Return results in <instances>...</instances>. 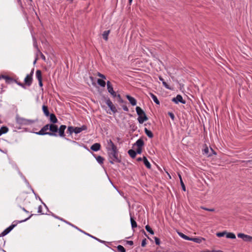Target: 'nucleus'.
Listing matches in <instances>:
<instances>
[{"mask_svg": "<svg viewBox=\"0 0 252 252\" xmlns=\"http://www.w3.org/2000/svg\"><path fill=\"white\" fill-rule=\"evenodd\" d=\"M66 128V126L64 125H62L60 126L59 127L58 126L56 125V128H54V131H53V136L57 137L58 136H60L61 137H64V139L66 141H69L72 143H74L75 144H78V143L77 142L75 141L71 140V139L65 137V133L64 131L65 129Z\"/></svg>", "mask_w": 252, "mask_h": 252, "instance_id": "1", "label": "nucleus"}, {"mask_svg": "<svg viewBox=\"0 0 252 252\" xmlns=\"http://www.w3.org/2000/svg\"><path fill=\"white\" fill-rule=\"evenodd\" d=\"M52 213V216L53 217H54L56 219H57L59 220H61L63 222H64L65 223H66V224H68V225L71 226L72 227L75 228V229H77L78 231H79L80 232L84 233V234L94 239V240H96L97 241L101 243H102V244H105L106 243V242L103 241V240H101L86 232H85L84 231L81 230V229H80L79 228H78L77 226L74 225V224L71 223L69 221H67V220H64L62 218H60V217L59 216H56V215H55L54 214H53V213Z\"/></svg>", "mask_w": 252, "mask_h": 252, "instance_id": "2", "label": "nucleus"}, {"mask_svg": "<svg viewBox=\"0 0 252 252\" xmlns=\"http://www.w3.org/2000/svg\"><path fill=\"white\" fill-rule=\"evenodd\" d=\"M118 150L107 151L109 162L111 164H114V162L120 163L121 162V158L118 157Z\"/></svg>", "mask_w": 252, "mask_h": 252, "instance_id": "3", "label": "nucleus"}, {"mask_svg": "<svg viewBox=\"0 0 252 252\" xmlns=\"http://www.w3.org/2000/svg\"><path fill=\"white\" fill-rule=\"evenodd\" d=\"M16 123L20 125H30L32 124L35 123L36 120H33L30 119H27L22 117H21L18 114L16 115Z\"/></svg>", "mask_w": 252, "mask_h": 252, "instance_id": "4", "label": "nucleus"}, {"mask_svg": "<svg viewBox=\"0 0 252 252\" xmlns=\"http://www.w3.org/2000/svg\"><path fill=\"white\" fill-rule=\"evenodd\" d=\"M144 139L146 140H147L146 137L144 136H141L139 139H138L133 144V147L136 146L137 148L139 147H143L145 144Z\"/></svg>", "mask_w": 252, "mask_h": 252, "instance_id": "5", "label": "nucleus"}, {"mask_svg": "<svg viewBox=\"0 0 252 252\" xmlns=\"http://www.w3.org/2000/svg\"><path fill=\"white\" fill-rule=\"evenodd\" d=\"M107 90L109 93L113 96V97H116L118 94L114 91L113 86L109 81L106 83Z\"/></svg>", "mask_w": 252, "mask_h": 252, "instance_id": "6", "label": "nucleus"}, {"mask_svg": "<svg viewBox=\"0 0 252 252\" xmlns=\"http://www.w3.org/2000/svg\"><path fill=\"white\" fill-rule=\"evenodd\" d=\"M171 100L175 104L181 103L185 104L186 102V100L183 98V97L181 94H177L176 97L172 98Z\"/></svg>", "mask_w": 252, "mask_h": 252, "instance_id": "7", "label": "nucleus"}, {"mask_svg": "<svg viewBox=\"0 0 252 252\" xmlns=\"http://www.w3.org/2000/svg\"><path fill=\"white\" fill-rule=\"evenodd\" d=\"M106 100V104L109 107L111 111L113 113H116L117 112V110L116 108V107L113 105V103L111 101L109 98L107 97L105 98Z\"/></svg>", "mask_w": 252, "mask_h": 252, "instance_id": "8", "label": "nucleus"}, {"mask_svg": "<svg viewBox=\"0 0 252 252\" xmlns=\"http://www.w3.org/2000/svg\"><path fill=\"white\" fill-rule=\"evenodd\" d=\"M32 81H33L32 76L29 74H27L24 79V83H23V84H24V85H25V87H26V86L30 87L32 83Z\"/></svg>", "mask_w": 252, "mask_h": 252, "instance_id": "9", "label": "nucleus"}, {"mask_svg": "<svg viewBox=\"0 0 252 252\" xmlns=\"http://www.w3.org/2000/svg\"><path fill=\"white\" fill-rule=\"evenodd\" d=\"M107 142L108 145L106 148L107 151L115 150L116 149H118L117 146L114 144V143L111 139L108 140Z\"/></svg>", "mask_w": 252, "mask_h": 252, "instance_id": "10", "label": "nucleus"}, {"mask_svg": "<svg viewBox=\"0 0 252 252\" xmlns=\"http://www.w3.org/2000/svg\"><path fill=\"white\" fill-rule=\"evenodd\" d=\"M34 133L39 135H48L51 136H53L52 132H48L46 130H45L43 127H42L41 129L38 132H33Z\"/></svg>", "mask_w": 252, "mask_h": 252, "instance_id": "11", "label": "nucleus"}, {"mask_svg": "<svg viewBox=\"0 0 252 252\" xmlns=\"http://www.w3.org/2000/svg\"><path fill=\"white\" fill-rule=\"evenodd\" d=\"M42 127L45 130H46L47 131L48 130H49V131L48 132H52L54 130V128H56V125L54 124H48L45 125L44 126H43Z\"/></svg>", "mask_w": 252, "mask_h": 252, "instance_id": "12", "label": "nucleus"}, {"mask_svg": "<svg viewBox=\"0 0 252 252\" xmlns=\"http://www.w3.org/2000/svg\"><path fill=\"white\" fill-rule=\"evenodd\" d=\"M126 98L128 99V100L129 101V103L131 104V105L135 106L136 105L137 100L134 97L131 96L129 94H127L126 95Z\"/></svg>", "mask_w": 252, "mask_h": 252, "instance_id": "13", "label": "nucleus"}, {"mask_svg": "<svg viewBox=\"0 0 252 252\" xmlns=\"http://www.w3.org/2000/svg\"><path fill=\"white\" fill-rule=\"evenodd\" d=\"M49 116L50 117L49 120L52 123L51 124L56 125L58 122V120L54 113H50Z\"/></svg>", "mask_w": 252, "mask_h": 252, "instance_id": "14", "label": "nucleus"}, {"mask_svg": "<svg viewBox=\"0 0 252 252\" xmlns=\"http://www.w3.org/2000/svg\"><path fill=\"white\" fill-rule=\"evenodd\" d=\"M100 144L99 143H95L91 146L90 149L94 152H97L100 149Z\"/></svg>", "mask_w": 252, "mask_h": 252, "instance_id": "15", "label": "nucleus"}, {"mask_svg": "<svg viewBox=\"0 0 252 252\" xmlns=\"http://www.w3.org/2000/svg\"><path fill=\"white\" fill-rule=\"evenodd\" d=\"M15 227L14 225H10L7 228H6L3 232L1 233V236H5L8 234Z\"/></svg>", "mask_w": 252, "mask_h": 252, "instance_id": "16", "label": "nucleus"}, {"mask_svg": "<svg viewBox=\"0 0 252 252\" xmlns=\"http://www.w3.org/2000/svg\"><path fill=\"white\" fill-rule=\"evenodd\" d=\"M129 215L130 217V220L131 225V228L132 229H134L135 228L137 227V222L135 220L134 217L132 216L131 213H129Z\"/></svg>", "mask_w": 252, "mask_h": 252, "instance_id": "17", "label": "nucleus"}, {"mask_svg": "<svg viewBox=\"0 0 252 252\" xmlns=\"http://www.w3.org/2000/svg\"><path fill=\"white\" fill-rule=\"evenodd\" d=\"M93 155L99 164L101 165L103 163L104 158L100 156H97L94 154H93Z\"/></svg>", "mask_w": 252, "mask_h": 252, "instance_id": "18", "label": "nucleus"}, {"mask_svg": "<svg viewBox=\"0 0 252 252\" xmlns=\"http://www.w3.org/2000/svg\"><path fill=\"white\" fill-rule=\"evenodd\" d=\"M159 80L162 82L163 86L166 89L172 90V88L164 81V79L161 76L158 77Z\"/></svg>", "mask_w": 252, "mask_h": 252, "instance_id": "19", "label": "nucleus"}, {"mask_svg": "<svg viewBox=\"0 0 252 252\" xmlns=\"http://www.w3.org/2000/svg\"><path fill=\"white\" fill-rule=\"evenodd\" d=\"M148 118L146 114H144L143 115H142L141 117H138L137 118V120H138V122L139 123V124H143L144 122L148 120Z\"/></svg>", "mask_w": 252, "mask_h": 252, "instance_id": "20", "label": "nucleus"}, {"mask_svg": "<svg viewBox=\"0 0 252 252\" xmlns=\"http://www.w3.org/2000/svg\"><path fill=\"white\" fill-rule=\"evenodd\" d=\"M135 110L138 117H141L146 114L144 110L139 106H136Z\"/></svg>", "mask_w": 252, "mask_h": 252, "instance_id": "21", "label": "nucleus"}, {"mask_svg": "<svg viewBox=\"0 0 252 252\" xmlns=\"http://www.w3.org/2000/svg\"><path fill=\"white\" fill-rule=\"evenodd\" d=\"M33 215V214H31L28 218H26V219L25 220H15L11 224V225H15V227L16 226V225H17L18 223H22V222H25L27 220H28L29 219H30L32 216Z\"/></svg>", "mask_w": 252, "mask_h": 252, "instance_id": "22", "label": "nucleus"}, {"mask_svg": "<svg viewBox=\"0 0 252 252\" xmlns=\"http://www.w3.org/2000/svg\"><path fill=\"white\" fill-rule=\"evenodd\" d=\"M149 94H150V96H151V97L152 98V99L154 101V102L158 105H159L160 102L158 100L157 96L152 93H150Z\"/></svg>", "mask_w": 252, "mask_h": 252, "instance_id": "23", "label": "nucleus"}, {"mask_svg": "<svg viewBox=\"0 0 252 252\" xmlns=\"http://www.w3.org/2000/svg\"><path fill=\"white\" fill-rule=\"evenodd\" d=\"M35 77L38 81L42 80V71L38 69L36 71Z\"/></svg>", "mask_w": 252, "mask_h": 252, "instance_id": "24", "label": "nucleus"}, {"mask_svg": "<svg viewBox=\"0 0 252 252\" xmlns=\"http://www.w3.org/2000/svg\"><path fill=\"white\" fill-rule=\"evenodd\" d=\"M9 130V128L6 126H2L0 128V136L3 134L6 133Z\"/></svg>", "mask_w": 252, "mask_h": 252, "instance_id": "25", "label": "nucleus"}, {"mask_svg": "<svg viewBox=\"0 0 252 252\" xmlns=\"http://www.w3.org/2000/svg\"><path fill=\"white\" fill-rule=\"evenodd\" d=\"M42 111H43L44 114L46 117H48L50 115V113L49 111L48 107L47 106L43 105L42 106Z\"/></svg>", "mask_w": 252, "mask_h": 252, "instance_id": "26", "label": "nucleus"}, {"mask_svg": "<svg viewBox=\"0 0 252 252\" xmlns=\"http://www.w3.org/2000/svg\"><path fill=\"white\" fill-rule=\"evenodd\" d=\"M203 240H204V239L202 237H191V239H190V241H193L198 244L201 243Z\"/></svg>", "mask_w": 252, "mask_h": 252, "instance_id": "27", "label": "nucleus"}, {"mask_svg": "<svg viewBox=\"0 0 252 252\" xmlns=\"http://www.w3.org/2000/svg\"><path fill=\"white\" fill-rule=\"evenodd\" d=\"M127 153L129 156L132 158H134L136 156V153L135 151L133 149H130L127 151Z\"/></svg>", "mask_w": 252, "mask_h": 252, "instance_id": "28", "label": "nucleus"}, {"mask_svg": "<svg viewBox=\"0 0 252 252\" xmlns=\"http://www.w3.org/2000/svg\"><path fill=\"white\" fill-rule=\"evenodd\" d=\"M110 32V30L104 31L102 34V37L104 40L107 41L108 39V35Z\"/></svg>", "mask_w": 252, "mask_h": 252, "instance_id": "29", "label": "nucleus"}, {"mask_svg": "<svg viewBox=\"0 0 252 252\" xmlns=\"http://www.w3.org/2000/svg\"><path fill=\"white\" fill-rule=\"evenodd\" d=\"M143 163L144 164V165H145V166L148 168V169H151V163H150V162L148 160L147 158L145 156H144V159H143Z\"/></svg>", "mask_w": 252, "mask_h": 252, "instance_id": "30", "label": "nucleus"}, {"mask_svg": "<svg viewBox=\"0 0 252 252\" xmlns=\"http://www.w3.org/2000/svg\"><path fill=\"white\" fill-rule=\"evenodd\" d=\"M144 131L149 138H152L154 137L153 132L151 130L148 129L146 127L144 128Z\"/></svg>", "mask_w": 252, "mask_h": 252, "instance_id": "31", "label": "nucleus"}, {"mask_svg": "<svg viewBox=\"0 0 252 252\" xmlns=\"http://www.w3.org/2000/svg\"><path fill=\"white\" fill-rule=\"evenodd\" d=\"M226 237L229 239H234L236 238V236L235 234L232 232H226Z\"/></svg>", "mask_w": 252, "mask_h": 252, "instance_id": "32", "label": "nucleus"}, {"mask_svg": "<svg viewBox=\"0 0 252 252\" xmlns=\"http://www.w3.org/2000/svg\"><path fill=\"white\" fill-rule=\"evenodd\" d=\"M178 234L182 238L185 240L190 241V239H191V237H189L182 232H178Z\"/></svg>", "mask_w": 252, "mask_h": 252, "instance_id": "33", "label": "nucleus"}, {"mask_svg": "<svg viewBox=\"0 0 252 252\" xmlns=\"http://www.w3.org/2000/svg\"><path fill=\"white\" fill-rule=\"evenodd\" d=\"M32 40H33V47L36 49V50L38 51V52H40V49L38 47L36 39L34 36H32Z\"/></svg>", "mask_w": 252, "mask_h": 252, "instance_id": "34", "label": "nucleus"}, {"mask_svg": "<svg viewBox=\"0 0 252 252\" xmlns=\"http://www.w3.org/2000/svg\"><path fill=\"white\" fill-rule=\"evenodd\" d=\"M97 84L102 87H104L106 84L103 79H98L97 80Z\"/></svg>", "mask_w": 252, "mask_h": 252, "instance_id": "35", "label": "nucleus"}, {"mask_svg": "<svg viewBox=\"0 0 252 252\" xmlns=\"http://www.w3.org/2000/svg\"><path fill=\"white\" fill-rule=\"evenodd\" d=\"M14 81H15V79L8 76L5 81V83L8 84H10L13 83Z\"/></svg>", "mask_w": 252, "mask_h": 252, "instance_id": "36", "label": "nucleus"}, {"mask_svg": "<svg viewBox=\"0 0 252 252\" xmlns=\"http://www.w3.org/2000/svg\"><path fill=\"white\" fill-rule=\"evenodd\" d=\"M66 133L68 134L69 135H72V133H74L73 126H68L67 127Z\"/></svg>", "mask_w": 252, "mask_h": 252, "instance_id": "37", "label": "nucleus"}, {"mask_svg": "<svg viewBox=\"0 0 252 252\" xmlns=\"http://www.w3.org/2000/svg\"><path fill=\"white\" fill-rule=\"evenodd\" d=\"M209 148L207 147H206L205 148H204L203 150V154L207 156L208 157H211L212 156V154L211 153H209Z\"/></svg>", "mask_w": 252, "mask_h": 252, "instance_id": "38", "label": "nucleus"}, {"mask_svg": "<svg viewBox=\"0 0 252 252\" xmlns=\"http://www.w3.org/2000/svg\"><path fill=\"white\" fill-rule=\"evenodd\" d=\"M129 127L131 128L132 132L135 131L137 128V126L134 123L129 124Z\"/></svg>", "mask_w": 252, "mask_h": 252, "instance_id": "39", "label": "nucleus"}, {"mask_svg": "<svg viewBox=\"0 0 252 252\" xmlns=\"http://www.w3.org/2000/svg\"><path fill=\"white\" fill-rule=\"evenodd\" d=\"M145 229L150 234H154V231L153 230V229L151 228V227L149 225H146Z\"/></svg>", "mask_w": 252, "mask_h": 252, "instance_id": "40", "label": "nucleus"}, {"mask_svg": "<svg viewBox=\"0 0 252 252\" xmlns=\"http://www.w3.org/2000/svg\"><path fill=\"white\" fill-rule=\"evenodd\" d=\"M117 248L119 252H126L125 248L122 245H118Z\"/></svg>", "mask_w": 252, "mask_h": 252, "instance_id": "41", "label": "nucleus"}, {"mask_svg": "<svg viewBox=\"0 0 252 252\" xmlns=\"http://www.w3.org/2000/svg\"><path fill=\"white\" fill-rule=\"evenodd\" d=\"M14 83H16L18 86L21 87L22 88H23L24 89H27L26 87H25V85H24L23 83H21L20 82L18 81L16 79H15V81H14Z\"/></svg>", "mask_w": 252, "mask_h": 252, "instance_id": "42", "label": "nucleus"}, {"mask_svg": "<svg viewBox=\"0 0 252 252\" xmlns=\"http://www.w3.org/2000/svg\"><path fill=\"white\" fill-rule=\"evenodd\" d=\"M73 130H74V133H75L76 134H78L81 132L80 127L73 126Z\"/></svg>", "mask_w": 252, "mask_h": 252, "instance_id": "43", "label": "nucleus"}, {"mask_svg": "<svg viewBox=\"0 0 252 252\" xmlns=\"http://www.w3.org/2000/svg\"><path fill=\"white\" fill-rule=\"evenodd\" d=\"M244 241L246 242H252V237L250 235H247Z\"/></svg>", "mask_w": 252, "mask_h": 252, "instance_id": "44", "label": "nucleus"}, {"mask_svg": "<svg viewBox=\"0 0 252 252\" xmlns=\"http://www.w3.org/2000/svg\"><path fill=\"white\" fill-rule=\"evenodd\" d=\"M226 232L225 231H222V232H217L216 233V235L218 237H223L224 236L225 234H226Z\"/></svg>", "mask_w": 252, "mask_h": 252, "instance_id": "45", "label": "nucleus"}, {"mask_svg": "<svg viewBox=\"0 0 252 252\" xmlns=\"http://www.w3.org/2000/svg\"><path fill=\"white\" fill-rule=\"evenodd\" d=\"M246 234L244 233H239L238 234L237 236L239 238L242 239L243 240L245 239L246 236Z\"/></svg>", "mask_w": 252, "mask_h": 252, "instance_id": "46", "label": "nucleus"}, {"mask_svg": "<svg viewBox=\"0 0 252 252\" xmlns=\"http://www.w3.org/2000/svg\"><path fill=\"white\" fill-rule=\"evenodd\" d=\"M142 149L143 147L137 148V149L135 151L136 154H141L142 153Z\"/></svg>", "mask_w": 252, "mask_h": 252, "instance_id": "47", "label": "nucleus"}, {"mask_svg": "<svg viewBox=\"0 0 252 252\" xmlns=\"http://www.w3.org/2000/svg\"><path fill=\"white\" fill-rule=\"evenodd\" d=\"M180 184H181L182 190H184V191H185L186 190V187H185V184H184V183L183 182V180H181V181H180Z\"/></svg>", "mask_w": 252, "mask_h": 252, "instance_id": "48", "label": "nucleus"}, {"mask_svg": "<svg viewBox=\"0 0 252 252\" xmlns=\"http://www.w3.org/2000/svg\"><path fill=\"white\" fill-rule=\"evenodd\" d=\"M168 115L169 116V117L171 118L172 121H174L175 120V116L173 113L171 112H168Z\"/></svg>", "mask_w": 252, "mask_h": 252, "instance_id": "49", "label": "nucleus"}, {"mask_svg": "<svg viewBox=\"0 0 252 252\" xmlns=\"http://www.w3.org/2000/svg\"><path fill=\"white\" fill-rule=\"evenodd\" d=\"M116 97H117L119 98V100H118L119 102L122 103L125 102V101L122 98L120 94H118L117 95Z\"/></svg>", "mask_w": 252, "mask_h": 252, "instance_id": "50", "label": "nucleus"}, {"mask_svg": "<svg viewBox=\"0 0 252 252\" xmlns=\"http://www.w3.org/2000/svg\"><path fill=\"white\" fill-rule=\"evenodd\" d=\"M154 239H155V243L157 245H159L160 243V239L157 237H154Z\"/></svg>", "mask_w": 252, "mask_h": 252, "instance_id": "51", "label": "nucleus"}, {"mask_svg": "<svg viewBox=\"0 0 252 252\" xmlns=\"http://www.w3.org/2000/svg\"><path fill=\"white\" fill-rule=\"evenodd\" d=\"M37 213L42 215L45 214L44 213H42V207L41 205L38 206ZM45 214H47V213H46Z\"/></svg>", "mask_w": 252, "mask_h": 252, "instance_id": "52", "label": "nucleus"}, {"mask_svg": "<svg viewBox=\"0 0 252 252\" xmlns=\"http://www.w3.org/2000/svg\"><path fill=\"white\" fill-rule=\"evenodd\" d=\"M97 76L98 77H100L101 78H102L101 79H106V76L100 73V72L97 73Z\"/></svg>", "mask_w": 252, "mask_h": 252, "instance_id": "53", "label": "nucleus"}, {"mask_svg": "<svg viewBox=\"0 0 252 252\" xmlns=\"http://www.w3.org/2000/svg\"><path fill=\"white\" fill-rule=\"evenodd\" d=\"M245 162L247 166H249L250 167L252 166V159L246 161Z\"/></svg>", "mask_w": 252, "mask_h": 252, "instance_id": "54", "label": "nucleus"}, {"mask_svg": "<svg viewBox=\"0 0 252 252\" xmlns=\"http://www.w3.org/2000/svg\"><path fill=\"white\" fill-rule=\"evenodd\" d=\"M81 131L82 132L83 130H86L87 129V126L86 125H83L81 127H80Z\"/></svg>", "mask_w": 252, "mask_h": 252, "instance_id": "55", "label": "nucleus"}, {"mask_svg": "<svg viewBox=\"0 0 252 252\" xmlns=\"http://www.w3.org/2000/svg\"><path fill=\"white\" fill-rule=\"evenodd\" d=\"M146 242H147V240L146 239H144L142 240V242H141V246L142 247H145V246L147 244Z\"/></svg>", "mask_w": 252, "mask_h": 252, "instance_id": "56", "label": "nucleus"}, {"mask_svg": "<svg viewBox=\"0 0 252 252\" xmlns=\"http://www.w3.org/2000/svg\"><path fill=\"white\" fill-rule=\"evenodd\" d=\"M8 76V75H0V79H4L6 81Z\"/></svg>", "mask_w": 252, "mask_h": 252, "instance_id": "57", "label": "nucleus"}, {"mask_svg": "<svg viewBox=\"0 0 252 252\" xmlns=\"http://www.w3.org/2000/svg\"><path fill=\"white\" fill-rule=\"evenodd\" d=\"M122 108H123V110L125 111H128V110H129L127 107L125 105H123L122 106Z\"/></svg>", "mask_w": 252, "mask_h": 252, "instance_id": "58", "label": "nucleus"}, {"mask_svg": "<svg viewBox=\"0 0 252 252\" xmlns=\"http://www.w3.org/2000/svg\"><path fill=\"white\" fill-rule=\"evenodd\" d=\"M39 54H40L41 58H42V59L44 61H45L46 60V58H45V56L41 53V52L40 51V52H39Z\"/></svg>", "mask_w": 252, "mask_h": 252, "instance_id": "59", "label": "nucleus"}, {"mask_svg": "<svg viewBox=\"0 0 252 252\" xmlns=\"http://www.w3.org/2000/svg\"><path fill=\"white\" fill-rule=\"evenodd\" d=\"M203 209L205 210L210 211V212H213L215 211L214 209H208V208H203Z\"/></svg>", "mask_w": 252, "mask_h": 252, "instance_id": "60", "label": "nucleus"}, {"mask_svg": "<svg viewBox=\"0 0 252 252\" xmlns=\"http://www.w3.org/2000/svg\"><path fill=\"white\" fill-rule=\"evenodd\" d=\"M126 244L130 246H132L133 245V242L132 241H126Z\"/></svg>", "mask_w": 252, "mask_h": 252, "instance_id": "61", "label": "nucleus"}, {"mask_svg": "<svg viewBox=\"0 0 252 252\" xmlns=\"http://www.w3.org/2000/svg\"><path fill=\"white\" fill-rule=\"evenodd\" d=\"M38 81V85H39V86L40 87V88H42L43 87V83H42V80H40V81Z\"/></svg>", "mask_w": 252, "mask_h": 252, "instance_id": "62", "label": "nucleus"}, {"mask_svg": "<svg viewBox=\"0 0 252 252\" xmlns=\"http://www.w3.org/2000/svg\"><path fill=\"white\" fill-rule=\"evenodd\" d=\"M17 2L19 4V5H20L21 6V7L22 8H23V5H22V0H17Z\"/></svg>", "mask_w": 252, "mask_h": 252, "instance_id": "63", "label": "nucleus"}, {"mask_svg": "<svg viewBox=\"0 0 252 252\" xmlns=\"http://www.w3.org/2000/svg\"><path fill=\"white\" fill-rule=\"evenodd\" d=\"M143 159H144V157L143 158H141V157L138 158L136 160L137 161H143Z\"/></svg>", "mask_w": 252, "mask_h": 252, "instance_id": "64", "label": "nucleus"}]
</instances>
